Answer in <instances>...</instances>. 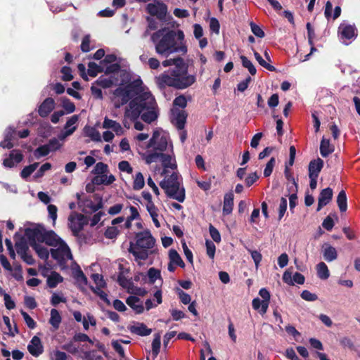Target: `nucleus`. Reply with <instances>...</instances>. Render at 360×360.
Masks as SVG:
<instances>
[{"label":"nucleus","mask_w":360,"mask_h":360,"mask_svg":"<svg viewBox=\"0 0 360 360\" xmlns=\"http://www.w3.org/2000/svg\"><path fill=\"white\" fill-rule=\"evenodd\" d=\"M130 101L124 112L123 124L129 128L128 120L136 121L139 116L147 123L158 118L157 104L155 98L143 86L141 79H134L128 85L117 87L113 92L112 101L117 108Z\"/></svg>","instance_id":"f257e3e1"},{"label":"nucleus","mask_w":360,"mask_h":360,"mask_svg":"<svg viewBox=\"0 0 360 360\" xmlns=\"http://www.w3.org/2000/svg\"><path fill=\"white\" fill-rule=\"evenodd\" d=\"M142 159L147 165L160 160L164 174L167 169H176V158L169 134L164 131H155L146 145V150L142 153Z\"/></svg>","instance_id":"f03ea898"},{"label":"nucleus","mask_w":360,"mask_h":360,"mask_svg":"<svg viewBox=\"0 0 360 360\" xmlns=\"http://www.w3.org/2000/svg\"><path fill=\"white\" fill-rule=\"evenodd\" d=\"M162 65L174 67L156 77L158 84L162 87L168 86L184 89L191 86L196 80L195 75L188 74V65L180 57L165 60Z\"/></svg>","instance_id":"7ed1b4c3"},{"label":"nucleus","mask_w":360,"mask_h":360,"mask_svg":"<svg viewBox=\"0 0 360 360\" xmlns=\"http://www.w3.org/2000/svg\"><path fill=\"white\" fill-rule=\"evenodd\" d=\"M151 40L155 44L156 53L162 56L167 57L174 53L185 54L187 52L182 30L175 32L159 30L152 34Z\"/></svg>","instance_id":"20e7f679"},{"label":"nucleus","mask_w":360,"mask_h":360,"mask_svg":"<svg viewBox=\"0 0 360 360\" xmlns=\"http://www.w3.org/2000/svg\"><path fill=\"white\" fill-rule=\"evenodd\" d=\"M167 172V170L166 171ZM165 175L164 179L160 183V187L165 191L167 195L171 198L183 202L185 200V189L182 186V179L177 172H172L169 176Z\"/></svg>","instance_id":"39448f33"},{"label":"nucleus","mask_w":360,"mask_h":360,"mask_svg":"<svg viewBox=\"0 0 360 360\" xmlns=\"http://www.w3.org/2000/svg\"><path fill=\"white\" fill-rule=\"evenodd\" d=\"M25 236L31 247L44 243L47 245H55L58 241V236L54 231H47L41 225L26 229Z\"/></svg>","instance_id":"423d86ee"},{"label":"nucleus","mask_w":360,"mask_h":360,"mask_svg":"<svg viewBox=\"0 0 360 360\" xmlns=\"http://www.w3.org/2000/svg\"><path fill=\"white\" fill-rule=\"evenodd\" d=\"M55 247L51 249V256L56 259L60 265L65 264L68 260L72 261V255L68 245L58 236V241L55 245H49Z\"/></svg>","instance_id":"0eeeda50"},{"label":"nucleus","mask_w":360,"mask_h":360,"mask_svg":"<svg viewBox=\"0 0 360 360\" xmlns=\"http://www.w3.org/2000/svg\"><path fill=\"white\" fill-rule=\"evenodd\" d=\"M338 32L340 41L346 45L357 36L356 27L345 22L339 25Z\"/></svg>","instance_id":"6e6552de"},{"label":"nucleus","mask_w":360,"mask_h":360,"mask_svg":"<svg viewBox=\"0 0 360 360\" xmlns=\"http://www.w3.org/2000/svg\"><path fill=\"white\" fill-rule=\"evenodd\" d=\"M136 242L134 245L141 249L148 250L152 248L155 243L154 238L149 231H144L137 233Z\"/></svg>","instance_id":"1a4fd4ad"},{"label":"nucleus","mask_w":360,"mask_h":360,"mask_svg":"<svg viewBox=\"0 0 360 360\" xmlns=\"http://www.w3.org/2000/svg\"><path fill=\"white\" fill-rule=\"evenodd\" d=\"M68 220L69 227L75 236L77 235L86 224L85 217L82 214L75 212H72L70 215Z\"/></svg>","instance_id":"9d476101"},{"label":"nucleus","mask_w":360,"mask_h":360,"mask_svg":"<svg viewBox=\"0 0 360 360\" xmlns=\"http://www.w3.org/2000/svg\"><path fill=\"white\" fill-rule=\"evenodd\" d=\"M76 197L78 200V204L82 212L85 213H91L98 210L101 206V202H94L90 198L81 199V194L77 193Z\"/></svg>","instance_id":"9b49d317"},{"label":"nucleus","mask_w":360,"mask_h":360,"mask_svg":"<svg viewBox=\"0 0 360 360\" xmlns=\"http://www.w3.org/2000/svg\"><path fill=\"white\" fill-rule=\"evenodd\" d=\"M146 11L153 16H156L159 19L165 18L167 13V6L158 1H154L147 5Z\"/></svg>","instance_id":"f8f14e48"},{"label":"nucleus","mask_w":360,"mask_h":360,"mask_svg":"<svg viewBox=\"0 0 360 360\" xmlns=\"http://www.w3.org/2000/svg\"><path fill=\"white\" fill-rule=\"evenodd\" d=\"M283 281L289 285H294L295 283L302 285L304 283L305 278L300 273L296 272L292 275L290 269H288L283 275Z\"/></svg>","instance_id":"ddd939ff"},{"label":"nucleus","mask_w":360,"mask_h":360,"mask_svg":"<svg viewBox=\"0 0 360 360\" xmlns=\"http://www.w3.org/2000/svg\"><path fill=\"white\" fill-rule=\"evenodd\" d=\"M29 352L34 356H39L44 351V347L41 340L37 336H34L27 345Z\"/></svg>","instance_id":"4468645a"},{"label":"nucleus","mask_w":360,"mask_h":360,"mask_svg":"<svg viewBox=\"0 0 360 360\" xmlns=\"http://www.w3.org/2000/svg\"><path fill=\"white\" fill-rule=\"evenodd\" d=\"M129 252L131 253L135 257V260L138 262L139 265H141V260H146L148 257V250L146 249H141L137 246H135L133 243L130 244Z\"/></svg>","instance_id":"2eb2a0df"},{"label":"nucleus","mask_w":360,"mask_h":360,"mask_svg":"<svg viewBox=\"0 0 360 360\" xmlns=\"http://www.w3.org/2000/svg\"><path fill=\"white\" fill-rule=\"evenodd\" d=\"M186 120V115L184 111L173 110L172 111V123L179 129H184Z\"/></svg>","instance_id":"dca6fc26"},{"label":"nucleus","mask_w":360,"mask_h":360,"mask_svg":"<svg viewBox=\"0 0 360 360\" xmlns=\"http://www.w3.org/2000/svg\"><path fill=\"white\" fill-rule=\"evenodd\" d=\"M102 126L103 128L104 129H112L117 136H121L124 132V130L123 129V128L122 127L121 124L119 122L110 120L107 117L104 118Z\"/></svg>","instance_id":"f3484780"},{"label":"nucleus","mask_w":360,"mask_h":360,"mask_svg":"<svg viewBox=\"0 0 360 360\" xmlns=\"http://www.w3.org/2000/svg\"><path fill=\"white\" fill-rule=\"evenodd\" d=\"M54 107V100L51 98H47L39 105L38 112L41 117H45L53 110Z\"/></svg>","instance_id":"a211bd4d"},{"label":"nucleus","mask_w":360,"mask_h":360,"mask_svg":"<svg viewBox=\"0 0 360 360\" xmlns=\"http://www.w3.org/2000/svg\"><path fill=\"white\" fill-rule=\"evenodd\" d=\"M129 329L131 333L140 335V336H147L149 335L152 330L148 328L146 324L143 323L136 322L133 325H131L129 327Z\"/></svg>","instance_id":"6ab92c4d"},{"label":"nucleus","mask_w":360,"mask_h":360,"mask_svg":"<svg viewBox=\"0 0 360 360\" xmlns=\"http://www.w3.org/2000/svg\"><path fill=\"white\" fill-rule=\"evenodd\" d=\"M333 197V190L330 188L323 189L319 197V203L317 211H320L321 208L328 204Z\"/></svg>","instance_id":"aec40b11"},{"label":"nucleus","mask_w":360,"mask_h":360,"mask_svg":"<svg viewBox=\"0 0 360 360\" xmlns=\"http://www.w3.org/2000/svg\"><path fill=\"white\" fill-rule=\"evenodd\" d=\"M115 181V177L112 174H108V172L100 175L95 176L92 179V183L95 185H110Z\"/></svg>","instance_id":"412c9836"},{"label":"nucleus","mask_w":360,"mask_h":360,"mask_svg":"<svg viewBox=\"0 0 360 360\" xmlns=\"http://www.w3.org/2000/svg\"><path fill=\"white\" fill-rule=\"evenodd\" d=\"M322 253L323 258L328 262L335 260L338 257L336 249L328 243H325L322 246Z\"/></svg>","instance_id":"4be33fe9"},{"label":"nucleus","mask_w":360,"mask_h":360,"mask_svg":"<svg viewBox=\"0 0 360 360\" xmlns=\"http://www.w3.org/2000/svg\"><path fill=\"white\" fill-rule=\"evenodd\" d=\"M127 304L131 307L137 314L143 311L144 307L141 300L136 296H129L126 301Z\"/></svg>","instance_id":"5701e85b"},{"label":"nucleus","mask_w":360,"mask_h":360,"mask_svg":"<svg viewBox=\"0 0 360 360\" xmlns=\"http://www.w3.org/2000/svg\"><path fill=\"white\" fill-rule=\"evenodd\" d=\"M323 167V161L320 158L311 161L309 165V176H318Z\"/></svg>","instance_id":"b1692460"},{"label":"nucleus","mask_w":360,"mask_h":360,"mask_svg":"<svg viewBox=\"0 0 360 360\" xmlns=\"http://www.w3.org/2000/svg\"><path fill=\"white\" fill-rule=\"evenodd\" d=\"M233 207V194L232 192L227 193L224 195L223 213L228 215L232 212Z\"/></svg>","instance_id":"393cba45"},{"label":"nucleus","mask_w":360,"mask_h":360,"mask_svg":"<svg viewBox=\"0 0 360 360\" xmlns=\"http://www.w3.org/2000/svg\"><path fill=\"white\" fill-rule=\"evenodd\" d=\"M116 60H117V58L115 55L110 54V55H107L105 57L104 60L102 62H101V63H105L111 64L106 68V69H105L106 72H116L120 69L119 65H117L116 63H113L116 61Z\"/></svg>","instance_id":"a878e982"},{"label":"nucleus","mask_w":360,"mask_h":360,"mask_svg":"<svg viewBox=\"0 0 360 360\" xmlns=\"http://www.w3.org/2000/svg\"><path fill=\"white\" fill-rule=\"evenodd\" d=\"M149 137L148 134L140 133L135 138L136 146L138 153L142 156V153L146 150V146H144L143 141Z\"/></svg>","instance_id":"bb28decb"},{"label":"nucleus","mask_w":360,"mask_h":360,"mask_svg":"<svg viewBox=\"0 0 360 360\" xmlns=\"http://www.w3.org/2000/svg\"><path fill=\"white\" fill-rule=\"evenodd\" d=\"M61 316L59 311L56 309L51 310V317L49 319V323L53 328L54 330H57L61 323Z\"/></svg>","instance_id":"cd10ccee"},{"label":"nucleus","mask_w":360,"mask_h":360,"mask_svg":"<svg viewBox=\"0 0 360 360\" xmlns=\"http://www.w3.org/2000/svg\"><path fill=\"white\" fill-rule=\"evenodd\" d=\"M252 304L253 309L258 310L259 312L262 314H264L269 307V304L266 303V301L261 300L258 297L253 299Z\"/></svg>","instance_id":"c85d7f7f"},{"label":"nucleus","mask_w":360,"mask_h":360,"mask_svg":"<svg viewBox=\"0 0 360 360\" xmlns=\"http://www.w3.org/2000/svg\"><path fill=\"white\" fill-rule=\"evenodd\" d=\"M317 276L321 280H326L330 276V272L327 265L321 262L316 265Z\"/></svg>","instance_id":"c756f323"},{"label":"nucleus","mask_w":360,"mask_h":360,"mask_svg":"<svg viewBox=\"0 0 360 360\" xmlns=\"http://www.w3.org/2000/svg\"><path fill=\"white\" fill-rule=\"evenodd\" d=\"M333 147L330 146L328 139L323 138L320 145V153L323 157H327L333 152Z\"/></svg>","instance_id":"7c9ffc66"},{"label":"nucleus","mask_w":360,"mask_h":360,"mask_svg":"<svg viewBox=\"0 0 360 360\" xmlns=\"http://www.w3.org/2000/svg\"><path fill=\"white\" fill-rule=\"evenodd\" d=\"M32 248L35 250L37 255L44 260H46L49 257V249L43 244L40 243Z\"/></svg>","instance_id":"2f4dec72"},{"label":"nucleus","mask_w":360,"mask_h":360,"mask_svg":"<svg viewBox=\"0 0 360 360\" xmlns=\"http://www.w3.org/2000/svg\"><path fill=\"white\" fill-rule=\"evenodd\" d=\"M169 262H172L176 266L184 268L185 266L184 262L176 250L171 249L169 251Z\"/></svg>","instance_id":"473e14b6"},{"label":"nucleus","mask_w":360,"mask_h":360,"mask_svg":"<svg viewBox=\"0 0 360 360\" xmlns=\"http://www.w3.org/2000/svg\"><path fill=\"white\" fill-rule=\"evenodd\" d=\"M337 203L340 212H345L347 209V198L345 191H341L337 198Z\"/></svg>","instance_id":"72a5a7b5"},{"label":"nucleus","mask_w":360,"mask_h":360,"mask_svg":"<svg viewBox=\"0 0 360 360\" xmlns=\"http://www.w3.org/2000/svg\"><path fill=\"white\" fill-rule=\"evenodd\" d=\"M154 297L156 300L157 303L154 304L153 301L150 299H148L146 301V308L148 311L155 307H157L158 304L162 303V292L161 290H157L154 294Z\"/></svg>","instance_id":"f704fd0d"},{"label":"nucleus","mask_w":360,"mask_h":360,"mask_svg":"<svg viewBox=\"0 0 360 360\" xmlns=\"http://www.w3.org/2000/svg\"><path fill=\"white\" fill-rule=\"evenodd\" d=\"M284 174H285V176L286 179L288 181L292 182V186L289 188L290 191V192H294V191L297 192V182L295 179V178L293 177L290 168L288 167V166L287 165H285Z\"/></svg>","instance_id":"c9c22d12"},{"label":"nucleus","mask_w":360,"mask_h":360,"mask_svg":"<svg viewBox=\"0 0 360 360\" xmlns=\"http://www.w3.org/2000/svg\"><path fill=\"white\" fill-rule=\"evenodd\" d=\"M63 281V277L58 273L53 272L48 277L47 284L50 288H55L59 283Z\"/></svg>","instance_id":"e433bc0d"},{"label":"nucleus","mask_w":360,"mask_h":360,"mask_svg":"<svg viewBox=\"0 0 360 360\" xmlns=\"http://www.w3.org/2000/svg\"><path fill=\"white\" fill-rule=\"evenodd\" d=\"M145 185L143 175L141 172H138L134 177L133 188L134 190H141Z\"/></svg>","instance_id":"4c0bfd02"},{"label":"nucleus","mask_w":360,"mask_h":360,"mask_svg":"<svg viewBox=\"0 0 360 360\" xmlns=\"http://www.w3.org/2000/svg\"><path fill=\"white\" fill-rule=\"evenodd\" d=\"M82 325L84 329L85 330H88L89 329V326H95L96 325V320L91 314L87 313L84 316Z\"/></svg>","instance_id":"58836bf2"},{"label":"nucleus","mask_w":360,"mask_h":360,"mask_svg":"<svg viewBox=\"0 0 360 360\" xmlns=\"http://www.w3.org/2000/svg\"><path fill=\"white\" fill-rule=\"evenodd\" d=\"M103 71V68L94 62H90L88 65V75L91 77H96L99 72Z\"/></svg>","instance_id":"ea45409f"},{"label":"nucleus","mask_w":360,"mask_h":360,"mask_svg":"<svg viewBox=\"0 0 360 360\" xmlns=\"http://www.w3.org/2000/svg\"><path fill=\"white\" fill-rule=\"evenodd\" d=\"M240 60H241V63H242V65L244 68H247L249 71V72L252 75H254L256 74V68H255L254 65L252 64V63L245 56H240Z\"/></svg>","instance_id":"a19ab883"},{"label":"nucleus","mask_w":360,"mask_h":360,"mask_svg":"<svg viewBox=\"0 0 360 360\" xmlns=\"http://www.w3.org/2000/svg\"><path fill=\"white\" fill-rule=\"evenodd\" d=\"M17 251L19 254H21L22 255V259L27 264H30V265H32V264H34V258L32 257V255L27 254L25 252V247L22 246L21 248H19L18 245H17Z\"/></svg>","instance_id":"79ce46f5"},{"label":"nucleus","mask_w":360,"mask_h":360,"mask_svg":"<svg viewBox=\"0 0 360 360\" xmlns=\"http://www.w3.org/2000/svg\"><path fill=\"white\" fill-rule=\"evenodd\" d=\"M83 360H103L101 355L98 354L96 351H86L83 353Z\"/></svg>","instance_id":"37998d69"},{"label":"nucleus","mask_w":360,"mask_h":360,"mask_svg":"<svg viewBox=\"0 0 360 360\" xmlns=\"http://www.w3.org/2000/svg\"><path fill=\"white\" fill-rule=\"evenodd\" d=\"M38 166L39 163L35 162L34 164H32L29 166L24 167L20 174L21 177L23 179L27 178L28 176H30L32 173H33L36 170Z\"/></svg>","instance_id":"c03bdc74"},{"label":"nucleus","mask_w":360,"mask_h":360,"mask_svg":"<svg viewBox=\"0 0 360 360\" xmlns=\"http://www.w3.org/2000/svg\"><path fill=\"white\" fill-rule=\"evenodd\" d=\"M254 55L255 59L261 66L265 68L266 69L270 71H274L275 70V68L271 65L266 60L263 59L262 57L257 52L255 51Z\"/></svg>","instance_id":"a18cd8bd"},{"label":"nucleus","mask_w":360,"mask_h":360,"mask_svg":"<svg viewBox=\"0 0 360 360\" xmlns=\"http://www.w3.org/2000/svg\"><path fill=\"white\" fill-rule=\"evenodd\" d=\"M49 153L50 151L45 144L37 148L34 152V155L37 159H39L41 157L47 155Z\"/></svg>","instance_id":"49530a36"},{"label":"nucleus","mask_w":360,"mask_h":360,"mask_svg":"<svg viewBox=\"0 0 360 360\" xmlns=\"http://www.w3.org/2000/svg\"><path fill=\"white\" fill-rule=\"evenodd\" d=\"M46 145L48 147L49 151L51 152L59 149L63 146V143L60 142L58 139L53 138L50 139L49 143Z\"/></svg>","instance_id":"de8ad7c7"},{"label":"nucleus","mask_w":360,"mask_h":360,"mask_svg":"<svg viewBox=\"0 0 360 360\" xmlns=\"http://www.w3.org/2000/svg\"><path fill=\"white\" fill-rule=\"evenodd\" d=\"M117 281L122 287H123L124 288H127L129 290L133 285L132 282L129 279H127L122 274H120L118 276Z\"/></svg>","instance_id":"09e8293b"},{"label":"nucleus","mask_w":360,"mask_h":360,"mask_svg":"<svg viewBox=\"0 0 360 360\" xmlns=\"http://www.w3.org/2000/svg\"><path fill=\"white\" fill-rule=\"evenodd\" d=\"M148 276L150 282L154 283L157 279L160 278V271L155 268H150L148 271Z\"/></svg>","instance_id":"8fccbe9b"},{"label":"nucleus","mask_w":360,"mask_h":360,"mask_svg":"<svg viewBox=\"0 0 360 360\" xmlns=\"http://www.w3.org/2000/svg\"><path fill=\"white\" fill-rule=\"evenodd\" d=\"M248 251L251 255L252 259H253V261L255 264L256 269H257L259 267V264L262 259V254L257 250H252L250 249H248Z\"/></svg>","instance_id":"3c124183"},{"label":"nucleus","mask_w":360,"mask_h":360,"mask_svg":"<svg viewBox=\"0 0 360 360\" xmlns=\"http://www.w3.org/2000/svg\"><path fill=\"white\" fill-rule=\"evenodd\" d=\"M206 245V252L208 257L211 259H214L215 251H216V246L214 244V243L211 240H206L205 243Z\"/></svg>","instance_id":"603ef678"},{"label":"nucleus","mask_w":360,"mask_h":360,"mask_svg":"<svg viewBox=\"0 0 360 360\" xmlns=\"http://www.w3.org/2000/svg\"><path fill=\"white\" fill-rule=\"evenodd\" d=\"M276 165V159L275 158H271L269 161L266 165V167L264 170V176L265 177L269 176L273 171V169Z\"/></svg>","instance_id":"864d4df0"},{"label":"nucleus","mask_w":360,"mask_h":360,"mask_svg":"<svg viewBox=\"0 0 360 360\" xmlns=\"http://www.w3.org/2000/svg\"><path fill=\"white\" fill-rule=\"evenodd\" d=\"M108 172V165L103 162H98L94 169L93 172L96 175H100Z\"/></svg>","instance_id":"5fc2aeb1"},{"label":"nucleus","mask_w":360,"mask_h":360,"mask_svg":"<svg viewBox=\"0 0 360 360\" xmlns=\"http://www.w3.org/2000/svg\"><path fill=\"white\" fill-rule=\"evenodd\" d=\"M60 302H66V298L59 293H53L51 299V303L53 306H57Z\"/></svg>","instance_id":"6e6d98bb"},{"label":"nucleus","mask_w":360,"mask_h":360,"mask_svg":"<svg viewBox=\"0 0 360 360\" xmlns=\"http://www.w3.org/2000/svg\"><path fill=\"white\" fill-rule=\"evenodd\" d=\"M160 344H161L160 335L159 334H157L155 335V338L152 342V350H153V353L155 355H158V354L159 353L160 348Z\"/></svg>","instance_id":"4d7b16f0"},{"label":"nucleus","mask_w":360,"mask_h":360,"mask_svg":"<svg viewBox=\"0 0 360 360\" xmlns=\"http://www.w3.org/2000/svg\"><path fill=\"white\" fill-rule=\"evenodd\" d=\"M118 168L121 172H127V174H131L133 168L130 165L128 161L122 160L119 162Z\"/></svg>","instance_id":"13d9d810"},{"label":"nucleus","mask_w":360,"mask_h":360,"mask_svg":"<svg viewBox=\"0 0 360 360\" xmlns=\"http://www.w3.org/2000/svg\"><path fill=\"white\" fill-rule=\"evenodd\" d=\"M50 359L51 360H66L67 355L63 352L55 350L50 354Z\"/></svg>","instance_id":"bf43d9fd"},{"label":"nucleus","mask_w":360,"mask_h":360,"mask_svg":"<svg viewBox=\"0 0 360 360\" xmlns=\"http://www.w3.org/2000/svg\"><path fill=\"white\" fill-rule=\"evenodd\" d=\"M209 231L210 236L212 237L214 242L219 243L221 241V235L219 231L212 224H210L209 226Z\"/></svg>","instance_id":"052dcab7"},{"label":"nucleus","mask_w":360,"mask_h":360,"mask_svg":"<svg viewBox=\"0 0 360 360\" xmlns=\"http://www.w3.org/2000/svg\"><path fill=\"white\" fill-rule=\"evenodd\" d=\"M21 314H22L26 324L27 325V326L31 329L34 328L36 326V323L32 319V318L27 313H26L24 311H21Z\"/></svg>","instance_id":"680f3d73"},{"label":"nucleus","mask_w":360,"mask_h":360,"mask_svg":"<svg viewBox=\"0 0 360 360\" xmlns=\"http://www.w3.org/2000/svg\"><path fill=\"white\" fill-rule=\"evenodd\" d=\"M63 107L67 113H72L75 110V106L72 102L68 98L63 99Z\"/></svg>","instance_id":"e2e57ef3"},{"label":"nucleus","mask_w":360,"mask_h":360,"mask_svg":"<svg viewBox=\"0 0 360 360\" xmlns=\"http://www.w3.org/2000/svg\"><path fill=\"white\" fill-rule=\"evenodd\" d=\"M4 300L6 309L10 310L15 307L14 301L12 300L11 297L6 292H4Z\"/></svg>","instance_id":"0e129e2a"},{"label":"nucleus","mask_w":360,"mask_h":360,"mask_svg":"<svg viewBox=\"0 0 360 360\" xmlns=\"http://www.w3.org/2000/svg\"><path fill=\"white\" fill-rule=\"evenodd\" d=\"M118 233H119V230L117 229V228H116L115 226H110L105 230V236L108 238L113 239V238H116Z\"/></svg>","instance_id":"69168bd1"},{"label":"nucleus","mask_w":360,"mask_h":360,"mask_svg":"<svg viewBox=\"0 0 360 360\" xmlns=\"http://www.w3.org/2000/svg\"><path fill=\"white\" fill-rule=\"evenodd\" d=\"M250 27H251L252 32L256 37H259V38H263L264 37V31L261 29V27L259 26H258L255 23L251 22Z\"/></svg>","instance_id":"338daca9"},{"label":"nucleus","mask_w":360,"mask_h":360,"mask_svg":"<svg viewBox=\"0 0 360 360\" xmlns=\"http://www.w3.org/2000/svg\"><path fill=\"white\" fill-rule=\"evenodd\" d=\"M301 297L306 301H315L318 299L316 294L311 293L309 290H303L301 293Z\"/></svg>","instance_id":"774afa93"}]
</instances>
